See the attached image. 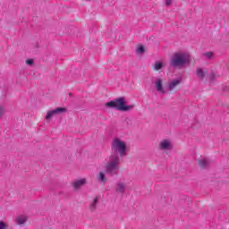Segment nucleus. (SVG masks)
I'll use <instances>...</instances> for the list:
<instances>
[{"instance_id": "4be33fe9", "label": "nucleus", "mask_w": 229, "mask_h": 229, "mask_svg": "<svg viewBox=\"0 0 229 229\" xmlns=\"http://www.w3.org/2000/svg\"><path fill=\"white\" fill-rule=\"evenodd\" d=\"M33 64H35V61H33V59H28L26 61L27 65H33Z\"/></svg>"}, {"instance_id": "f257e3e1", "label": "nucleus", "mask_w": 229, "mask_h": 229, "mask_svg": "<svg viewBox=\"0 0 229 229\" xmlns=\"http://www.w3.org/2000/svg\"><path fill=\"white\" fill-rule=\"evenodd\" d=\"M128 155V148L126 142L121 140L119 138H114L111 144V156L116 158L126 157Z\"/></svg>"}, {"instance_id": "f8f14e48", "label": "nucleus", "mask_w": 229, "mask_h": 229, "mask_svg": "<svg viewBox=\"0 0 229 229\" xmlns=\"http://www.w3.org/2000/svg\"><path fill=\"white\" fill-rule=\"evenodd\" d=\"M199 165H200L201 169H207L208 167V161L205 158H201L199 160Z\"/></svg>"}, {"instance_id": "6e6552de", "label": "nucleus", "mask_w": 229, "mask_h": 229, "mask_svg": "<svg viewBox=\"0 0 229 229\" xmlns=\"http://www.w3.org/2000/svg\"><path fill=\"white\" fill-rule=\"evenodd\" d=\"M98 203H99V197H96L93 202L89 206V210L91 212H96V208H98Z\"/></svg>"}, {"instance_id": "9d476101", "label": "nucleus", "mask_w": 229, "mask_h": 229, "mask_svg": "<svg viewBox=\"0 0 229 229\" xmlns=\"http://www.w3.org/2000/svg\"><path fill=\"white\" fill-rule=\"evenodd\" d=\"M180 83H182V79H177V80L170 82L168 87H169L170 90H173V89L178 87V85H180Z\"/></svg>"}, {"instance_id": "39448f33", "label": "nucleus", "mask_w": 229, "mask_h": 229, "mask_svg": "<svg viewBox=\"0 0 229 229\" xmlns=\"http://www.w3.org/2000/svg\"><path fill=\"white\" fill-rule=\"evenodd\" d=\"M115 191H116L117 194H122V196H123L124 192H126V182L118 181L116 182Z\"/></svg>"}, {"instance_id": "20e7f679", "label": "nucleus", "mask_w": 229, "mask_h": 229, "mask_svg": "<svg viewBox=\"0 0 229 229\" xmlns=\"http://www.w3.org/2000/svg\"><path fill=\"white\" fill-rule=\"evenodd\" d=\"M119 164H121V157H111L106 165V173L110 176H116L119 174Z\"/></svg>"}, {"instance_id": "a211bd4d", "label": "nucleus", "mask_w": 229, "mask_h": 229, "mask_svg": "<svg viewBox=\"0 0 229 229\" xmlns=\"http://www.w3.org/2000/svg\"><path fill=\"white\" fill-rule=\"evenodd\" d=\"M146 51V48H144V46H140L137 50H136V53L140 54V55H142L144 54Z\"/></svg>"}, {"instance_id": "f03ea898", "label": "nucleus", "mask_w": 229, "mask_h": 229, "mask_svg": "<svg viewBox=\"0 0 229 229\" xmlns=\"http://www.w3.org/2000/svg\"><path fill=\"white\" fill-rule=\"evenodd\" d=\"M106 108H114L119 112H130L135 108V105H126V98L121 97L106 103Z\"/></svg>"}, {"instance_id": "2eb2a0df", "label": "nucleus", "mask_w": 229, "mask_h": 229, "mask_svg": "<svg viewBox=\"0 0 229 229\" xmlns=\"http://www.w3.org/2000/svg\"><path fill=\"white\" fill-rule=\"evenodd\" d=\"M54 112H55L56 114H65V112H67V108L65 107H57L56 109L54 110Z\"/></svg>"}, {"instance_id": "6ab92c4d", "label": "nucleus", "mask_w": 229, "mask_h": 229, "mask_svg": "<svg viewBox=\"0 0 229 229\" xmlns=\"http://www.w3.org/2000/svg\"><path fill=\"white\" fill-rule=\"evenodd\" d=\"M18 225H24L26 223V217L25 216H20L17 219Z\"/></svg>"}, {"instance_id": "412c9836", "label": "nucleus", "mask_w": 229, "mask_h": 229, "mask_svg": "<svg viewBox=\"0 0 229 229\" xmlns=\"http://www.w3.org/2000/svg\"><path fill=\"white\" fill-rule=\"evenodd\" d=\"M204 56H207V58H212L214 56V53L213 52H207L204 54Z\"/></svg>"}, {"instance_id": "9b49d317", "label": "nucleus", "mask_w": 229, "mask_h": 229, "mask_svg": "<svg viewBox=\"0 0 229 229\" xmlns=\"http://www.w3.org/2000/svg\"><path fill=\"white\" fill-rule=\"evenodd\" d=\"M85 183H87V181L85 179H81L74 182L73 187L74 189H80V187H82V185H85Z\"/></svg>"}, {"instance_id": "423d86ee", "label": "nucleus", "mask_w": 229, "mask_h": 229, "mask_svg": "<svg viewBox=\"0 0 229 229\" xmlns=\"http://www.w3.org/2000/svg\"><path fill=\"white\" fill-rule=\"evenodd\" d=\"M159 148L160 149H163V151H169V149L172 148L171 141L167 140L161 141Z\"/></svg>"}, {"instance_id": "dca6fc26", "label": "nucleus", "mask_w": 229, "mask_h": 229, "mask_svg": "<svg viewBox=\"0 0 229 229\" xmlns=\"http://www.w3.org/2000/svg\"><path fill=\"white\" fill-rule=\"evenodd\" d=\"M216 80H217V73H216V72H211L209 74V81H216Z\"/></svg>"}, {"instance_id": "7ed1b4c3", "label": "nucleus", "mask_w": 229, "mask_h": 229, "mask_svg": "<svg viewBox=\"0 0 229 229\" xmlns=\"http://www.w3.org/2000/svg\"><path fill=\"white\" fill-rule=\"evenodd\" d=\"M191 63V56L185 53L178 52L174 54L170 60V67H178L179 69Z\"/></svg>"}, {"instance_id": "4468645a", "label": "nucleus", "mask_w": 229, "mask_h": 229, "mask_svg": "<svg viewBox=\"0 0 229 229\" xmlns=\"http://www.w3.org/2000/svg\"><path fill=\"white\" fill-rule=\"evenodd\" d=\"M154 69L155 71H160L161 69H164V64L161 62H156Z\"/></svg>"}, {"instance_id": "aec40b11", "label": "nucleus", "mask_w": 229, "mask_h": 229, "mask_svg": "<svg viewBox=\"0 0 229 229\" xmlns=\"http://www.w3.org/2000/svg\"><path fill=\"white\" fill-rule=\"evenodd\" d=\"M5 113L6 108L4 107V106H0V117H3V115H4Z\"/></svg>"}, {"instance_id": "0eeeda50", "label": "nucleus", "mask_w": 229, "mask_h": 229, "mask_svg": "<svg viewBox=\"0 0 229 229\" xmlns=\"http://www.w3.org/2000/svg\"><path fill=\"white\" fill-rule=\"evenodd\" d=\"M156 89L159 92V94H165V89H164V84H162L161 79L156 81Z\"/></svg>"}, {"instance_id": "ddd939ff", "label": "nucleus", "mask_w": 229, "mask_h": 229, "mask_svg": "<svg viewBox=\"0 0 229 229\" xmlns=\"http://www.w3.org/2000/svg\"><path fill=\"white\" fill-rule=\"evenodd\" d=\"M98 182H102V183H106V176L105 175V173H99Z\"/></svg>"}, {"instance_id": "f3484780", "label": "nucleus", "mask_w": 229, "mask_h": 229, "mask_svg": "<svg viewBox=\"0 0 229 229\" xmlns=\"http://www.w3.org/2000/svg\"><path fill=\"white\" fill-rule=\"evenodd\" d=\"M54 115H56L55 110L48 111L46 116L47 121H49V119H51V117H53Z\"/></svg>"}, {"instance_id": "1a4fd4ad", "label": "nucleus", "mask_w": 229, "mask_h": 229, "mask_svg": "<svg viewBox=\"0 0 229 229\" xmlns=\"http://www.w3.org/2000/svg\"><path fill=\"white\" fill-rule=\"evenodd\" d=\"M208 72V71L199 68L197 70V76H198V78H200V80H203V78H205V76H207Z\"/></svg>"}, {"instance_id": "b1692460", "label": "nucleus", "mask_w": 229, "mask_h": 229, "mask_svg": "<svg viewBox=\"0 0 229 229\" xmlns=\"http://www.w3.org/2000/svg\"><path fill=\"white\" fill-rule=\"evenodd\" d=\"M165 4H166V6H171V4H173V1L172 0H165Z\"/></svg>"}, {"instance_id": "5701e85b", "label": "nucleus", "mask_w": 229, "mask_h": 229, "mask_svg": "<svg viewBox=\"0 0 229 229\" xmlns=\"http://www.w3.org/2000/svg\"><path fill=\"white\" fill-rule=\"evenodd\" d=\"M0 229H6V224L4 222H0Z\"/></svg>"}]
</instances>
